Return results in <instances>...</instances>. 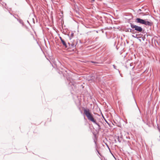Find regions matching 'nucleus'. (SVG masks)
Instances as JSON below:
<instances>
[{"mask_svg": "<svg viewBox=\"0 0 160 160\" xmlns=\"http://www.w3.org/2000/svg\"><path fill=\"white\" fill-rule=\"evenodd\" d=\"M83 111L84 114L87 117L88 119L97 125L98 126V129L99 130L101 128L99 124L97 122L96 119L94 118L93 115L90 112V110L84 109Z\"/></svg>", "mask_w": 160, "mask_h": 160, "instance_id": "obj_1", "label": "nucleus"}, {"mask_svg": "<svg viewBox=\"0 0 160 160\" xmlns=\"http://www.w3.org/2000/svg\"><path fill=\"white\" fill-rule=\"evenodd\" d=\"M130 26L133 30V34L135 33H143L144 30L141 27L135 25L133 23H130Z\"/></svg>", "mask_w": 160, "mask_h": 160, "instance_id": "obj_2", "label": "nucleus"}, {"mask_svg": "<svg viewBox=\"0 0 160 160\" xmlns=\"http://www.w3.org/2000/svg\"><path fill=\"white\" fill-rule=\"evenodd\" d=\"M67 83H68L69 85L70 86H71L72 85H74L75 83L74 81L72 78L70 77H67Z\"/></svg>", "mask_w": 160, "mask_h": 160, "instance_id": "obj_3", "label": "nucleus"}, {"mask_svg": "<svg viewBox=\"0 0 160 160\" xmlns=\"http://www.w3.org/2000/svg\"><path fill=\"white\" fill-rule=\"evenodd\" d=\"M144 19H143L139 18H137L135 20V22L138 23H139L143 24Z\"/></svg>", "mask_w": 160, "mask_h": 160, "instance_id": "obj_4", "label": "nucleus"}, {"mask_svg": "<svg viewBox=\"0 0 160 160\" xmlns=\"http://www.w3.org/2000/svg\"><path fill=\"white\" fill-rule=\"evenodd\" d=\"M152 23L151 22H150L149 21H146V20H144V22L143 24L145 25H147L148 26H151L152 25Z\"/></svg>", "mask_w": 160, "mask_h": 160, "instance_id": "obj_5", "label": "nucleus"}, {"mask_svg": "<svg viewBox=\"0 0 160 160\" xmlns=\"http://www.w3.org/2000/svg\"><path fill=\"white\" fill-rule=\"evenodd\" d=\"M68 47L67 48H73L75 46L74 44L72 43V44H70V42H68Z\"/></svg>", "mask_w": 160, "mask_h": 160, "instance_id": "obj_6", "label": "nucleus"}, {"mask_svg": "<svg viewBox=\"0 0 160 160\" xmlns=\"http://www.w3.org/2000/svg\"><path fill=\"white\" fill-rule=\"evenodd\" d=\"M133 30L132 28H128L125 29V32H130L133 34Z\"/></svg>", "mask_w": 160, "mask_h": 160, "instance_id": "obj_7", "label": "nucleus"}, {"mask_svg": "<svg viewBox=\"0 0 160 160\" xmlns=\"http://www.w3.org/2000/svg\"><path fill=\"white\" fill-rule=\"evenodd\" d=\"M62 44L66 48H67L68 47V45H67L66 42L64 40L61 41Z\"/></svg>", "mask_w": 160, "mask_h": 160, "instance_id": "obj_8", "label": "nucleus"}, {"mask_svg": "<svg viewBox=\"0 0 160 160\" xmlns=\"http://www.w3.org/2000/svg\"><path fill=\"white\" fill-rule=\"evenodd\" d=\"M68 36L69 37V39L71 40L72 38L73 37L74 33H72L71 34L70 36H69V34L68 35Z\"/></svg>", "mask_w": 160, "mask_h": 160, "instance_id": "obj_9", "label": "nucleus"}, {"mask_svg": "<svg viewBox=\"0 0 160 160\" xmlns=\"http://www.w3.org/2000/svg\"><path fill=\"white\" fill-rule=\"evenodd\" d=\"M138 35V34H136L135 35H132V37H133L134 38H136L137 39L138 38H140V37H138L137 36Z\"/></svg>", "mask_w": 160, "mask_h": 160, "instance_id": "obj_10", "label": "nucleus"}, {"mask_svg": "<svg viewBox=\"0 0 160 160\" xmlns=\"http://www.w3.org/2000/svg\"><path fill=\"white\" fill-rule=\"evenodd\" d=\"M19 22L21 24H22V25H24V23L23 21L21 19H19Z\"/></svg>", "mask_w": 160, "mask_h": 160, "instance_id": "obj_11", "label": "nucleus"}, {"mask_svg": "<svg viewBox=\"0 0 160 160\" xmlns=\"http://www.w3.org/2000/svg\"><path fill=\"white\" fill-rule=\"evenodd\" d=\"M91 62L92 63H95V64H97V63H99L98 62H95L94 61H91Z\"/></svg>", "mask_w": 160, "mask_h": 160, "instance_id": "obj_12", "label": "nucleus"}, {"mask_svg": "<svg viewBox=\"0 0 160 160\" xmlns=\"http://www.w3.org/2000/svg\"><path fill=\"white\" fill-rule=\"evenodd\" d=\"M117 139H118V141L119 142H121V140H120V138H119V136H118V137H117Z\"/></svg>", "mask_w": 160, "mask_h": 160, "instance_id": "obj_13", "label": "nucleus"}, {"mask_svg": "<svg viewBox=\"0 0 160 160\" xmlns=\"http://www.w3.org/2000/svg\"><path fill=\"white\" fill-rule=\"evenodd\" d=\"M142 10L141 9H139L138 10V12L139 13H142V12H141Z\"/></svg>", "mask_w": 160, "mask_h": 160, "instance_id": "obj_14", "label": "nucleus"}, {"mask_svg": "<svg viewBox=\"0 0 160 160\" xmlns=\"http://www.w3.org/2000/svg\"><path fill=\"white\" fill-rule=\"evenodd\" d=\"M113 68L114 69H116V66L115 65H113Z\"/></svg>", "mask_w": 160, "mask_h": 160, "instance_id": "obj_15", "label": "nucleus"}, {"mask_svg": "<svg viewBox=\"0 0 160 160\" xmlns=\"http://www.w3.org/2000/svg\"><path fill=\"white\" fill-rule=\"evenodd\" d=\"M59 38H60V40H61V41H63V40H64L63 39H62V38L61 37H59Z\"/></svg>", "mask_w": 160, "mask_h": 160, "instance_id": "obj_16", "label": "nucleus"}, {"mask_svg": "<svg viewBox=\"0 0 160 160\" xmlns=\"http://www.w3.org/2000/svg\"><path fill=\"white\" fill-rule=\"evenodd\" d=\"M96 150L98 152V154H99L100 155H101V154H100V153L98 151V150H97V148H96Z\"/></svg>", "mask_w": 160, "mask_h": 160, "instance_id": "obj_17", "label": "nucleus"}, {"mask_svg": "<svg viewBox=\"0 0 160 160\" xmlns=\"http://www.w3.org/2000/svg\"><path fill=\"white\" fill-rule=\"evenodd\" d=\"M118 70V72H119V73L120 74V76H121V77H122V76L121 74L120 73V71H119V70Z\"/></svg>", "mask_w": 160, "mask_h": 160, "instance_id": "obj_18", "label": "nucleus"}, {"mask_svg": "<svg viewBox=\"0 0 160 160\" xmlns=\"http://www.w3.org/2000/svg\"><path fill=\"white\" fill-rule=\"evenodd\" d=\"M105 122H107L108 124H109V123L108 122H107V121L106 120H105Z\"/></svg>", "mask_w": 160, "mask_h": 160, "instance_id": "obj_19", "label": "nucleus"}, {"mask_svg": "<svg viewBox=\"0 0 160 160\" xmlns=\"http://www.w3.org/2000/svg\"><path fill=\"white\" fill-rule=\"evenodd\" d=\"M105 144L106 145H107V147L109 148V147H108V145L107 144V143H105Z\"/></svg>", "mask_w": 160, "mask_h": 160, "instance_id": "obj_20", "label": "nucleus"}, {"mask_svg": "<svg viewBox=\"0 0 160 160\" xmlns=\"http://www.w3.org/2000/svg\"><path fill=\"white\" fill-rule=\"evenodd\" d=\"M27 22H28V23L29 24H30V23H29V21H27Z\"/></svg>", "mask_w": 160, "mask_h": 160, "instance_id": "obj_21", "label": "nucleus"}, {"mask_svg": "<svg viewBox=\"0 0 160 160\" xmlns=\"http://www.w3.org/2000/svg\"><path fill=\"white\" fill-rule=\"evenodd\" d=\"M94 142H95V144H96V146H97V144H96V141H94Z\"/></svg>", "mask_w": 160, "mask_h": 160, "instance_id": "obj_22", "label": "nucleus"}, {"mask_svg": "<svg viewBox=\"0 0 160 160\" xmlns=\"http://www.w3.org/2000/svg\"><path fill=\"white\" fill-rule=\"evenodd\" d=\"M114 141H115V142H116V140H114Z\"/></svg>", "mask_w": 160, "mask_h": 160, "instance_id": "obj_23", "label": "nucleus"}, {"mask_svg": "<svg viewBox=\"0 0 160 160\" xmlns=\"http://www.w3.org/2000/svg\"><path fill=\"white\" fill-rule=\"evenodd\" d=\"M139 40L140 41H141V39H139Z\"/></svg>", "mask_w": 160, "mask_h": 160, "instance_id": "obj_24", "label": "nucleus"}, {"mask_svg": "<svg viewBox=\"0 0 160 160\" xmlns=\"http://www.w3.org/2000/svg\"><path fill=\"white\" fill-rule=\"evenodd\" d=\"M143 40H144V39L143 38H142Z\"/></svg>", "mask_w": 160, "mask_h": 160, "instance_id": "obj_25", "label": "nucleus"}]
</instances>
